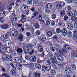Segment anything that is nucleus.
Listing matches in <instances>:
<instances>
[{
    "label": "nucleus",
    "instance_id": "nucleus-24",
    "mask_svg": "<svg viewBox=\"0 0 77 77\" xmlns=\"http://www.w3.org/2000/svg\"><path fill=\"white\" fill-rule=\"evenodd\" d=\"M67 14L69 17H71V16L73 15L72 12L71 11H68L67 12Z\"/></svg>",
    "mask_w": 77,
    "mask_h": 77
},
{
    "label": "nucleus",
    "instance_id": "nucleus-41",
    "mask_svg": "<svg viewBox=\"0 0 77 77\" xmlns=\"http://www.w3.org/2000/svg\"><path fill=\"white\" fill-rule=\"evenodd\" d=\"M51 17L52 19H55L56 18V15L55 14H52Z\"/></svg>",
    "mask_w": 77,
    "mask_h": 77
},
{
    "label": "nucleus",
    "instance_id": "nucleus-26",
    "mask_svg": "<svg viewBox=\"0 0 77 77\" xmlns=\"http://www.w3.org/2000/svg\"><path fill=\"white\" fill-rule=\"evenodd\" d=\"M16 5L17 6H19V4L20 3H21V1L20 0H16Z\"/></svg>",
    "mask_w": 77,
    "mask_h": 77
},
{
    "label": "nucleus",
    "instance_id": "nucleus-17",
    "mask_svg": "<svg viewBox=\"0 0 77 77\" xmlns=\"http://www.w3.org/2000/svg\"><path fill=\"white\" fill-rule=\"evenodd\" d=\"M52 7V5L50 3L47 4L45 6V8H47V9H51Z\"/></svg>",
    "mask_w": 77,
    "mask_h": 77
},
{
    "label": "nucleus",
    "instance_id": "nucleus-27",
    "mask_svg": "<svg viewBox=\"0 0 77 77\" xmlns=\"http://www.w3.org/2000/svg\"><path fill=\"white\" fill-rule=\"evenodd\" d=\"M11 73L12 75H15L16 74V71L15 70H12L11 71Z\"/></svg>",
    "mask_w": 77,
    "mask_h": 77
},
{
    "label": "nucleus",
    "instance_id": "nucleus-57",
    "mask_svg": "<svg viewBox=\"0 0 77 77\" xmlns=\"http://www.w3.org/2000/svg\"><path fill=\"white\" fill-rule=\"evenodd\" d=\"M61 50H62L63 51V53H67V51L65 49H64L63 48H61Z\"/></svg>",
    "mask_w": 77,
    "mask_h": 77
},
{
    "label": "nucleus",
    "instance_id": "nucleus-58",
    "mask_svg": "<svg viewBox=\"0 0 77 77\" xmlns=\"http://www.w3.org/2000/svg\"><path fill=\"white\" fill-rule=\"evenodd\" d=\"M42 61L41 60H39V59H38L37 62L38 63H41Z\"/></svg>",
    "mask_w": 77,
    "mask_h": 77
},
{
    "label": "nucleus",
    "instance_id": "nucleus-20",
    "mask_svg": "<svg viewBox=\"0 0 77 77\" xmlns=\"http://www.w3.org/2000/svg\"><path fill=\"white\" fill-rule=\"evenodd\" d=\"M46 69L47 71H50L51 69V66L50 64L47 65L46 66Z\"/></svg>",
    "mask_w": 77,
    "mask_h": 77
},
{
    "label": "nucleus",
    "instance_id": "nucleus-35",
    "mask_svg": "<svg viewBox=\"0 0 77 77\" xmlns=\"http://www.w3.org/2000/svg\"><path fill=\"white\" fill-rule=\"evenodd\" d=\"M75 31H74V34H73V37L74 39H77V35L75 34Z\"/></svg>",
    "mask_w": 77,
    "mask_h": 77
},
{
    "label": "nucleus",
    "instance_id": "nucleus-21",
    "mask_svg": "<svg viewBox=\"0 0 77 77\" xmlns=\"http://www.w3.org/2000/svg\"><path fill=\"white\" fill-rule=\"evenodd\" d=\"M34 76L35 77H40L41 74L39 72H36L35 73Z\"/></svg>",
    "mask_w": 77,
    "mask_h": 77
},
{
    "label": "nucleus",
    "instance_id": "nucleus-19",
    "mask_svg": "<svg viewBox=\"0 0 77 77\" xmlns=\"http://www.w3.org/2000/svg\"><path fill=\"white\" fill-rule=\"evenodd\" d=\"M41 10L39 9H36L35 10V12L34 13V16H36L38 14H39Z\"/></svg>",
    "mask_w": 77,
    "mask_h": 77
},
{
    "label": "nucleus",
    "instance_id": "nucleus-48",
    "mask_svg": "<svg viewBox=\"0 0 77 77\" xmlns=\"http://www.w3.org/2000/svg\"><path fill=\"white\" fill-rule=\"evenodd\" d=\"M66 9L67 10H68V11H71V7L69 5H68L67 6Z\"/></svg>",
    "mask_w": 77,
    "mask_h": 77
},
{
    "label": "nucleus",
    "instance_id": "nucleus-13",
    "mask_svg": "<svg viewBox=\"0 0 77 77\" xmlns=\"http://www.w3.org/2000/svg\"><path fill=\"white\" fill-rule=\"evenodd\" d=\"M37 48L39 50L40 52H42L43 51V49L42 48V46L40 44H38L37 45Z\"/></svg>",
    "mask_w": 77,
    "mask_h": 77
},
{
    "label": "nucleus",
    "instance_id": "nucleus-32",
    "mask_svg": "<svg viewBox=\"0 0 77 77\" xmlns=\"http://www.w3.org/2000/svg\"><path fill=\"white\" fill-rule=\"evenodd\" d=\"M56 32L57 33H60L61 32L60 29L59 28H57L56 29Z\"/></svg>",
    "mask_w": 77,
    "mask_h": 77
},
{
    "label": "nucleus",
    "instance_id": "nucleus-63",
    "mask_svg": "<svg viewBox=\"0 0 77 77\" xmlns=\"http://www.w3.org/2000/svg\"><path fill=\"white\" fill-rule=\"evenodd\" d=\"M51 49L52 51H55V49L53 47H51Z\"/></svg>",
    "mask_w": 77,
    "mask_h": 77
},
{
    "label": "nucleus",
    "instance_id": "nucleus-29",
    "mask_svg": "<svg viewBox=\"0 0 77 77\" xmlns=\"http://www.w3.org/2000/svg\"><path fill=\"white\" fill-rule=\"evenodd\" d=\"M18 34V32L17 30H15L14 31V32L13 33L12 36H16Z\"/></svg>",
    "mask_w": 77,
    "mask_h": 77
},
{
    "label": "nucleus",
    "instance_id": "nucleus-4",
    "mask_svg": "<svg viewBox=\"0 0 77 77\" xmlns=\"http://www.w3.org/2000/svg\"><path fill=\"white\" fill-rule=\"evenodd\" d=\"M36 60V57L35 56H32L30 57L29 59V61H30L31 62H32V63L35 62Z\"/></svg>",
    "mask_w": 77,
    "mask_h": 77
},
{
    "label": "nucleus",
    "instance_id": "nucleus-5",
    "mask_svg": "<svg viewBox=\"0 0 77 77\" xmlns=\"http://www.w3.org/2000/svg\"><path fill=\"white\" fill-rule=\"evenodd\" d=\"M1 28L2 29L5 30L9 28V25L6 24H4L1 26Z\"/></svg>",
    "mask_w": 77,
    "mask_h": 77
},
{
    "label": "nucleus",
    "instance_id": "nucleus-11",
    "mask_svg": "<svg viewBox=\"0 0 77 77\" xmlns=\"http://www.w3.org/2000/svg\"><path fill=\"white\" fill-rule=\"evenodd\" d=\"M65 71L66 73L69 74L71 72V69L69 67H66L65 69Z\"/></svg>",
    "mask_w": 77,
    "mask_h": 77
},
{
    "label": "nucleus",
    "instance_id": "nucleus-64",
    "mask_svg": "<svg viewBox=\"0 0 77 77\" xmlns=\"http://www.w3.org/2000/svg\"><path fill=\"white\" fill-rule=\"evenodd\" d=\"M64 77H71V75H69V74H67L65 75Z\"/></svg>",
    "mask_w": 77,
    "mask_h": 77
},
{
    "label": "nucleus",
    "instance_id": "nucleus-59",
    "mask_svg": "<svg viewBox=\"0 0 77 77\" xmlns=\"http://www.w3.org/2000/svg\"><path fill=\"white\" fill-rule=\"evenodd\" d=\"M8 36H9V35H8V34H5L4 36V38L5 39H6V38H8Z\"/></svg>",
    "mask_w": 77,
    "mask_h": 77
},
{
    "label": "nucleus",
    "instance_id": "nucleus-42",
    "mask_svg": "<svg viewBox=\"0 0 77 77\" xmlns=\"http://www.w3.org/2000/svg\"><path fill=\"white\" fill-rule=\"evenodd\" d=\"M42 69L43 71H46V70H47L46 69V67L45 66H42Z\"/></svg>",
    "mask_w": 77,
    "mask_h": 77
},
{
    "label": "nucleus",
    "instance_id": "nucleus-8",
    "mask_svg": "<svg viewBox=\"0 0 77 77\" xmlns=\"http://www.w3.org/2000/svg\"><path fill=\"white\" fill-rule=\"evenodd\" d=\"M28 7L26 5H23L21 8V11L22 12H24L27 10Z\"/></svg>",
    "mask_w": 77,
    "mask_h": 77
},
{
    "label": "nucleus",
    "instance_id": "nucleus-39",
    "mask_svg": "<svg viewBox=\"0 0 77 77\" xmlns=\"http://www.w3.org/2000/svg\"><path fill=\"white\" fill-rule=\"evenodd\" d=\"M50 21H51V20L50 19L47 20L46 23V25H47V26H48V25H49L50 23Z\"/></svg>",
    "mask_w": 77,
    "mask_h": 77
},
{
    "label": "nucleus",
    "instance_id": "nucleus-9",
    "mask_svg": "<svg viewBox=\"0 0 77 77\" xmlns=\"http://www.w3.org/2000/svg\"><path fill=\"white\" fill-rule=\"evenodd\" d=\"M6 59L8 62H11L12 60V57L10 55H8L6 56Z\"/></svg>",
    "mask_w": 77,
    "mask_h": 77
},
{
    "label": "nucleus",
    "instance_id": "nucleus-46",
    "mask_svg": "<svg viewBox=\"0 0 77 77\" xmlns=\"http://www.w3.org/2000/svg\"><path fill=\"white\" fill-rule=\"evenodd\" d=\"M3 44L2 43L0 42V48H2V49H5V48L3 47Z\"/></svg>",
    "mask_w": 77,
    "mask_h": 77
},
{
    "label": "nucleus",
    "instance_id": "nucleus-3",
    "mask_svg": "<svg viewBox=\"0 0 77 77\" xmlns=\"http://www.w3.org/2000/svg\"><path fill=\"white\" fill-rule=\"evenodd\" d=\"M65 3L64 2H59V5H57V9H62L63 8H64Z\"/></svg>",
    "mask_w": 77,
    "mask_h": 77
},
{
    "label": "nucleus",
    "instance_id": "nucleus-25",
    "mask_svg": "<svg viewBox=\"0 0 77 77\" xmlns=\"http://www.w3.org/2000/svg\"><path fill=\"white\" fill-rule=\"evenodd\" d=\"M35 67L37 69H41V66L39 64H37L35 65Z\"/></svg>",
    "mask_w": 77,
    "mask_h": 77
},
{
    "label": "nucleus",
    "instance_id": "nucleus-31",
    "mask_svg": "<svg viewBox=\"0 0 77 77\" xmlns=\"http://www.w3.org/2000/svg\"><path fill=\"white\" fill-rule=\"evenodd\" d=\"M35 34L37 36H39L41 34V31L39 30H37L35 32Z\"/></svg>",
    "mask_w": 77,
    "mask_h": 77
},
{
    "label": "nucleus",
    "instance_id": "nucleus-33",
    "mask_svg": "<svg viewBox=\"0 0 77 77\" xmlns=\"http://www.w3.org/2000/svg\"><path fill=\"white\" fill-rule=\"evenodd\" d=\"M72 15H74L75 16H76L77 14V11L75 10H73L72 12Z\"/></svg>",
    "mask_w": 77,
    "mask_h": 77
},
{
    "label": "nucleus",
    "instance_id": "nucleus-6",
    "mask_svg": "<svg viewBox=\"0 0 77 77\" xmlns=\"http://www.w3.org/2000/svg\"><path fill=\"white\" fill-rule=\"evenodd\" d=\"M5 45L6 47H9L12 45V42L9 40H6L5 42Z\"/></svg>",
    "mask_w": 77,
    "mask_h": 77
},
{
    "label": "nucleus",
    "instance_id": "nucleus-53",
    "mask_svg": "<svg viewBox=\"0 0 77 77\" xmlns=\"http://www.w3.org/2000/svg\"><path fill=\"white\" fill-rule=\"evenodd\" d=\"M68 16L66 15H65L64 17V20L65 21H66L68 20Z\"/></svg>",
    "mask_w": 77,
    "mask_h": 77
},
{
    "label": "nucleus",
    "instance_id": "nucleus-55",
    "mask_svg": "<svg viewBox=\"0 0 77 77\" xmlns=\"http://www.w3.org/2000/svg\"><path fill=\"white\" fill-rule=\"evenodd\" d=\"M20 58L18 57H15L14 58V60L16 62H18V60H19V59Z\"/></svg>",
    "mask_w": 77,
    "mask_h": 77
},
{
    "label": "nucleus",
    "instance_id": "nucleus-2",
    "mask_svg": "<svg viewBox=\"0 0 77 77\" xmlns=\"http://www.w3.org/2000/svg\"><path fill=\"white\" fill-rule=\"evenodd\" d=\"M50 59L51 60V64L52 65H54L55 64L56 65H57V61L55 60L56 58L52 54H51L50 55Z\"/></svg>",
    "mask_w": 77,
    "mask_h": 77
},
{
    "label": "nucleus",
    "instance_id": "nucleus-56",
    "mask_svg": "<svg viewBox=\"0 0 77 77\" xmlns=\"http://www.w3.org/2000/svg\"><path fill=\"white\" fill-rule=\"evenodd\" d=\"M52 38L54 39H58V38H57V37L56 35L54 36Z\"/></svg>",
    "mask_w": 77,
    "mask_h": 77
},
{
    "label": "nucleus",
    "instance_id": "nucleus-37",
    "mask_svg": "<svg viewBox=\"0 0 77 77\" xmlns=\"http://www.w3.org/2000/svg\"><path fill=\"white\" fill-rule=\"evenodd\" d=\"M68 36H69V37L72 36V32H71V31H68Z\"/></svg>",
    "mask_w": 77,
    "mask_h": 77
},
{
    "label": "nucleus",
    "instance_id": "nucleus-30",
    "mask_svg": "<svg viewBox=\"0 0 77 77\" xmlns=\"http://www.w3.org/2000/svg\"><path fill=\"white\" fill-rule=\"evenodd\" d=\"M41 41H45L46 38L45 37L44 35H41Z\"/></svg>",
    "mask_w": 77,
    "mask_h": 77
},
{
    "label": "nucleus",
    "instance_id": "nucleus-12",
    "mask_svg": "<svg viewBox=\"0 0 77 77\" xmlns=\"http://www.w3.org/2000/svg\"><path fill=\"white\" fill-rule=\"evenodd\" d=\"M16 66L17 68L18 69V70H19V71L21 70L22 66H23L21 64H16Z\"/></svg>",
    "mask_w": 77,
    "mask_h": 77
},
{
    "label": "nucleus",
    "instance_id": "nucleus-34",
    "mask_svg": "<svg viewBox=\"0 0 77 77\" xmlns=\"http://www.w3.org/2000/svg\"><path fill=\"white\" fill-rule=\"evenodd\" d=\"M51 74L53 75H54L56 74V72L54 70H52L51 72Z\"/></svg>",
    "mask_w": 77,
    "mask_h": 77
},
{
    "label": "nucleus",
    "instance_id": "nucleus-44",
    "mask_svg": "<svg viewBox=\"0 0 77 77\" xmlns=\"http://www.w3.org/2000/svg\"><path fill=\"white\" fill-rule=\"evenodd\" d=\"M47 34L48 36H51L52 35V32H47Z\"/></svg>",
    "mask_w": 77,
    "mask_h": 77
},
{
    "label": "nucleus",
    "instance_id": "nucleus-28",
    "mask_svg": "<svg viewBox=\"0 0 77 77\" xmlns=\"http://www.w3.org/2000/svg\"><path fill=\"white\" fill-rule=\"evenodd\" d=\"M35 29H39V25L38 23H35L34 24V25Z\"/></svg>",
    "mask_w": 77,
    "mask_h": 77
},
{
    "label": "nucleus",
    "instance_id": "nucleus-36",
    "mask_svg": "<svg viewBox=\"0 0 77 77\" xmlns=\"http://www.w3.org/2000/svg\"><path fill=\"white\" fill-rule=\"evenodd\" d=\"M63 48L66 50H68L69 48V47L68 45H66L63 46Z\"/></svg>",
    "mask_w": 77,
    "mask_h": 77
},
{
    "label": "nucleus",
    "instance_id": "nucleus-52",
    "mask_svg": "<svg viewBox=\"0 0 77 77\" xmlns=\"http://www.w3.org/2000/svg\"><path fill=\"white\" fill-rule=\"evenodd\" d=\"M45 12L46 14H49L50 12V10L47 9L45 10Z\"/></svg>",
    "mask_w": 77,
    "mask_h": 77
},
{
    "label": "nucleus",
    "instance_id": "nucleus-1",
    "mask_svg": "<svg viewBox=\"0 0 77 77\" xmlns=\"http://www.w3.org/2000/svg\"><path fill=\"white\" fill-rule=\"evenodd\" d=\"M35 45H36V43H35L34 42H32V44H29L26 45V46H27V48L26 46H24L23 49L24 53H25V54H27L29 50H30L31 48H32V47H34Z\"/></svg>",
    "mask_w": 77,
    "mask_h": 77
},
{
    "label": "nucleus",
    "instance_id": "nucleus-50",
    "mask_svg": "<svg viewBox=\"0 0 77 77\" xmlns=\"http://www.w3.org/2000/svg\"><path fill=\"white\" fill-rule=\"evenodd\" d=\"M59 3H60L59 2H54V5H56V6L57 8V6H59Z\"/></svg>",
    "mask_w": 77,
    "mask_h": 77
},
{
    "label": "nucleus",
    "instance_id": "nucleus-43",
    "mask_svg": "<svg viewBox=\"0 0 77 77\" xmlns=\"http://www.w3.org/2000/svg\"><path fill=\"white\" fill-rule=\"evenodd\" d=\"M27 2L29 5H31L32 3V0H27Z\"/></svg>",
    "mask_w": 77,
    "mask_h": 77
},
{
    "label": "nucleus",
    "instance_id": "nucleus-60",
    "mask_svg": "<svg viewBox=\"0 0 77 77\" xmlns=\"http://www.w3.org/2000/svg\"><path fill=\"white\" fill-rule=\"evenodd\" d=\"M51 24L52 26H54V25L55 24V23L54 22V21H52L51 22Z\"/></svg>",
    "mask_w": 77,
    "mask_h": 77
},
{
    "label": "nucleus",
    "instance_id": "nucleus-18",
    "mask_svg": "<svg viewBox=\"0 0 77 77\" xmlns=\"http://www.w3.org/2000/svg\"><path fill=\"white\" fill-rule=\"evenodd\" d=\"M71 20H72V21H74V22L77 21V18L75 16H72L71 18Z\"/></svg>",
    "mask_w": 77,
    "mask_h": 77
},
{
    "label": "nucleus",
    "instance_id": "nucleus-47",
    "mask_svg": "<svg viewBox=\"0 0 77 77\" xmlns=\"http://www.w3.org/2000/svg\"><path fill=\"white\" fill-rule=\"evenodd\" d=\"M2 69V71H3V72H6V69H5L4 68H3L2 66H1L0 67V70L1 69Z\"/></svg>",
    "mask_w": 77,
    "mask_h": 77
},
{
    "label": "nucleus",
    "instance_id": "nucleus-15",
    "mask_svg": "<svg viewBox=\"0 0 77 77\" xmlns=\"http://www.w3.org/2000/svg\"><path fill=\"white\" fill-rule=\"evenodd\" d=\"M5 51L6 52L8 53H10L12 52V49L11 48L9 47L6 48L5 49Z\"/></svg>",
    "mask_w": 77,
    "mask_h": 77
},
{
    "label": "nucleus",
    "instance_id": "nucleus-61",
    "mask_svg": "<svg viewBox=\"0 0 77 77\" xmlns=\"http://www.w3.org/2000/svg\"><path fill=\"white\" fill-rule=\"evenodd\" d=\"M31 11H32V12H34L35 11V8L33 7L31 9H30Z\"/></svg>",
    "mask_w": 77,
    "mask_h": 77
},
{
    "label": "nucleus",
    "instance_id": "nucleus-62",
    "mask_svg": "<svg viewBox=\"0 0 77 77\" xmlns=\"http://www.w3.org/2000/svg\"><path fill=\"white\" fill-rule=\"evenodd\" d=\"M33 74L32 72H30L29 74V77H31L32 76Z\"/></svg>",
    "mask_w": 77,
    "mask_h": 77
},
{
    "label": "nucleus",
    "instance_id": "nucleus-38",
    "mask_svg": "<svg viewBox=\"0 0 77 77\" xmlns=\"http://www.w3.org/2000/svg\"><path fill=\"white\" fill-rule=\"evenodd\" d=\"M36 17L39 20H42V17H41V15L40 14L37 15Z\"/></svg>",
    "mask_w": 77,
    "mask_h": 77
},
{
    "label": "nucleus",
    "instance_id": "nucleus-22",
    "mask_svg": "<svg viewBox=\"0 0 77 77\" xmlns=\"http://www.w3.org/2000/svg\"><path fill=\"white\" fill-rule=\"evenodd\" d=\"M10 77L9 75L6 74L5 73H2V75L0 76V77Z\"/></svg>",
    "mask_w": 77,
    "mask_h": 77
},
{
    "label": "nucleus",
    "instance_id": "nucleus-49",
    "mask_svg": "<svg viewBox=\"0 0 77 77\" xmlns=\"http://www.w3.org/2000/svg\"><path fill=\"white\" fill-rule=\"evenodd\" d=\"M65 11L63 10L60 13V14L62 16L65 15Z\"/></svg>",
    "mask_w": 77,
    "mask_h": 77
},
{
    "label": "nucleus",
    "instance_id": "nucleus-40",
    "mask_svg": "<svg viewBox=\"0 0 77 77\" xmlns=\"http://www.w3.org/2000/svg\"><path fill=\"white\" fill-rule=\"evenodd\" d=\"M30 56L27 55H26L25 56V59L26 60H29L30 59Z\"/></svg>",
    "mask_w": 77,
    "mask_h": 77
},
{
    "label": "nucleus",
    "instance_id": "nucleus-16",
    "mask_svg": "<svg viewBox=\"0 0 77 77\" xmlns=\"http://www.w3.org/2000/svg\"><path fill=\"white\" fill-rule=\"evenodd\" d=\"M18 38L19 41H23L24 39V38H23V34H20L18 36Z\"/></svg>",
    "mask_w": 77,
    "mask_h": 77
},
{
    "label": "nucleus",
    "instance_id": "nucleus-23",
    "mask_svg": "<svg viewBox=\"0 0 77 77\" xmlns=\"http://www.w3.org/2000/svg\"><path fill=\"white\" fill-rule=\"evenodd\" d=\"M67 27L69 30H72L73 29V26L72 25H67Z\"/></svg>",
    "mask_w": 77,
    "mask_h": 77
},
{
    "label": "nucleus",
    "instance_id": "nucleus-45",
    "mask_svg": "<svg viewBox=\"0 0 77 77\" xmlns=\"http://www.w3.org/2000/svg\"><path fill=\"white\" fill-rule=\"evenodd\" d=\"M34 53V50H32L31 51L29 52L28 54L29 55H30V56H31V55H32L33 54V53Z\"/></svg>",
    "mask_w": 77,
    "mask_h": 77
},
{
    "label": "nucleus",
    "instance_id": "nucleus-7",
    "mask_svg": "<svg viewBox=\"0 0 77 77\" xmlns=\"http://www.w3.org/2000/svg\"><path fill=\"white\" fill-rule=\"evenodd\" d=\"M61 33L63 35L65 36L67 35L68 32L67 30L65 28H63L61 30Z\"/></svg>",
    "mask_w": 77,
    "mask_h": 77
},
{
    "label": "nucleus",
    "instance_id": "nucleus-51",
    "mask_svg": "<svg viewBox=\"0 0 77 77\" xmlns=\"http://www.w3.org/2000/svg\"><path fill=\"white\" fill-rule=\"evenodd\" d=\"M56 50L57 51H59L61 54H63V52H62V51H61L60 49L58 48H57Z\"/></svg>",
    "mask_w": 77,
    "mask_h": 77
},
{
    "label": "nucleus",
    "instance_id": "nucleus-54",
    "mask_svg": "<svg viewBox=\"0 0 77 77\" xmlns=\"http://www.w3.org/2000/svg\"><path fill=\"white\" fill-rule=\"evenodd\" d=\"M23 61H22V60L21 59V58H19L17 63H22Z\"/></svg>",
    "mask_w": 77,
    "mask_h": 77
},
{
    "label": "nucleus",
    "instance_id": "nucleus-14",
    "mask_svg": "<svg viewBox=\"0 0 77 77\" xmlns=\"http://www.w3.org/2000/svg\"><path fill=\"white\" fill-rule=\"evenodd\" d=\"M17 53L21 54H23V49L20 48H18L17 49Z\"/></svg>",
    "mask_w": 77,
    "mask_h": 77
},
{
    "label": "nucleus",
    "instance_id": "nucleus-10",
    "mask_svg": "<svg viewBox=\"0 0 77 77\" xmlns=\"http://www.w3.org/2000/svg\"><path fill=\"white\" fill-rule=\"evenodd\" d=\"M17 17H14L11 19V22L13 26H14L15 24V21H17Z\"/></svg>",
    "mask_w": 77,
    "mask_h": 77
}]
</instances>
